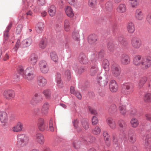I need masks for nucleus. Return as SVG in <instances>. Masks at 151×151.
Listing matches in <instances>:
<instances>
[{"label":"nucleus","mask_w":151,"mask_h":151,"mask_svg":"<svg viewBox=\"0 0 151 151\" xmlns=\"http://www.w3.org/2000/svg\"><path fill=\"white\" fill-rule=\"evenodd\" d=\"M50 56L51 60L55 63L58 62V55L55 52H52L50 54Z\"/></svg>","instance_id":"46"},{"label":"nucleus","mask_w":151,"mask_h":151,"mask_svg":"<svg viewBox=\"0 0 151 151\" xmlns=\"http://www.w3.org/2000/svg\"><path fill=\"white\" fill-rule=\"evenodd\" d=\"M98 70L97 67L96 66L92 67L90 70V74L92 76H94L97 73Z\"/></svg>","instance_id":"50"},{"label":"nucleus","mask_w":151,"mask_h":151,"mask_svg":"<svg viewBox=\"0 0 151 151\" xmlns=\"http://www.w3.org/2000/svg\"><path fill=\"white\" fill-rule=\"evenodd\" d=\"M118 124L119 126L122 129V132H124V130L123 129H125L127 126V125L125 121L123 120H120L118 121Z\"/></svg>","instance_id":"38"},{"label":"nucleus","mask_w":151,"mask_h":151,"mask_svg":"<svg viewBox=\"0 0 151 151\" xmlns=\"http://www.w3.org/2000/svg\"><path fill=\"white\" fill-rule=\"evenodd\" d=\"M109 62L106 59H104L103 60L102 66L104 69L106 71H108L109 68Z\"/></svg>","instance_id":"44"},{"label":"nucleus","mask_w":151,"mask_h":151,"mask_svg":"<svg viewBox=\"0 0 151 151\" xmlns=\"http://www.w3.org/2000/svg\"><path fill=\"white\" fill-rule=\"evenodd\" d=\"M81 124L82 127L85 129H87L89 128V124L87 119L85 118L82 119L81 121Z\"/></svg>","instance_id":"32"},{"label":"nucleus","mask_w":151,"mask_h":151,"mask_svg":"<svg viewBox=\"0 0 151 151\" xmlns=\"http://www.w3.org/2000/svg\"><path fill=\"white\" fill-rule=\"evenodd\" d=\"M133 62L135 65L140 66L142 69L147 70L151 66V56L137 55L134 58Z\"/></svg>","instance_id":"1"},{"label":"nucleus","mask_w":151,"mask_h":151,"mask_svg":"<svg viewBox=\"0 0 151 151\" xmlns=\"http://www.w3.org/2000/svg\"><path fill=\"white\" fill-rule=\"evenodd\" d=\"M88 108L89 111L91 114L95 115H96L97 114V112L94 109L90 106H88Z\"/></svg>","instance_id":"58"},{"label":"nucleus","mask_w":151,"mask_h":151,"mask_svg":"<svg viewBox=\"0 0 151 151\" xmlns=\"http://www.w3.org/2000/svg\"><path fill=\"white\" fill-rule=\"evenodd\" d=\"M127 11V7L126 5L124 4H120L116 8L117 12L120 14L125 13Z\"/></svg>","instance_id":"17"},{"label":"nucleus","mask_w":151,"mask_h":151,"mask_svg":"<svg viewBox=\"0 0 151 151\" xmlns=\"http://www.w3.org/2000/svg\"><path fill=\"white\" fill-rule=\"evenodd\" d=\"M98 38V37L96 35H91L88 37V42L91 44H94L97 41Z\"/></svg>","instance_id":"20"},{"label":"nucleus","mask_w":151,"mask_h":151,"mask_svg":"<svg viewBox=\"0 0 151 151\" xmlns=\"http://www.w3.org/2000/svg\"><path fill=\"white\" fill-rule=\"evenodd\" d=\"M48 12L50 16H54L56 12V7L54 5L51 6L48 10Z\"/></svg>","instance_id":"34"},{"label":"nucleus","mask_w":151,"mask_h":151,"mask_svg":"<svg viewBox=\"0 0 151 151\" xmlns=\"http://www.w3.org/2000/svg\"><path fill=\"white\" fill-rule=\"evenodd\" d=\"M79 61L81 63L85 64L87 63L88 60L84 54L81 53L79 57Z\"/></svg>","instance_id":"25"},{"label":"nucleus","mask_w":151,"mask_h":151,"mask_svg":"<svg viewBox=\"0 0 151 151\" xmlns=\"http://www.w3.org/2000/svg\"><path fill=\"white\" fill-rule=\"evenodd\" d=\"M18 70L20 73L24 76V74L25 70H24L23 68L21 66H19L18 68Z\"/></svg>","instance_id":"61"},{"label":"nucleus","mask_w":151,"mask_h":151,"mask_svg":"<svg viewBox=\"0 0 151 151\" xmlns=\"http://www.w3.org/2000/svg\"><path fill=\"white\" fill-rule=\"evenodd\" d=\"M17 145L22 147L26 145L29 141L28 137L24 134H20L17 136Z\"/></svg>","instance_id":"2"},{"label":"nucleus","mask_w":151,"mask_h":151,"mask_svg":"<svg viewBox=\"0 0 151 151\" xmlns=\"http://www.w3.org/2000/svg\"><path fill=\"white\" fill-rule=\"evenodd\" d=\"M109 88L112 92H116L118 88V86L116 81L114 80L111 81L110 83Z\"/></svg>","instance_id":"18"},{"label":"nucleus","mask_w":151,"mask_h":151,"mask_svg":"<svg viewBox=\"0 0 151 151\" xmlns=\"http://www.w3.org/2000/svg\"><path fill=\"white\" fill-rule=\"evenodd\" d=\"M135 17L136 19L141 21L144 18V16L142 10L140 9L136 10L135 14Z\"/></svg>","instance_id":"15"},{"label":"nucleus","mask_w":151,"mask_h":151,"mask_svg":"<svg viewBox=\"0 0 151 151\" xmlns=\"http://www.w3.org/2000/svg\"><path fill=\"white\" fill-rule=\"evenodd\" d=\"M127 29L128 32L130 33L134 32L135 30V27L133 23L131 22H128L127 26Z\"/></svg>","instance_id":"23"},{"label":"nucleus","mask_w":151,"mask_h":151,"mask_svg":"<svg viewBox=\"0 0 151 151\" xmlns=\"http://www.w3.org/2000/svg\"><path fill=\"white\" fill-rule=\"evenodd\" d=\"M134 87L131 84H125L122 86V92L125 94H129L133 91Z\"/></svg>","instance_id":"3"},{"label":"nucleus","mask_w":151,"mask_h":151,"mask_svg":"<svg viewBox=\"0 0 151 151\" xmlns=\"http://www.w3.org/2000/svg\"><path fill=\"white\" fill-rule=\"evenodd\" d=\"M129 2L131 6L133 8L135 7L139 4V0H129Z\"/></svg>","instance_id":"48"},{"label":"nucleus","mask_w":151,"mask_h":151,"mask_svg":"<svg viewBox=\"0 0 151 151\" xmlns=\"http://www.w3.org/2000/svg\"><path fill=\"white\" fill-rule=\"evenodd\" d=\"M108 79L106 77L102 78L99 76L97 79V82L99 85L102 87L105 86L107 83Z\"/></svg>","instance_id":"14"},{"label":"nucleus","mask_w":151,"mask_h":151,"mask_svg":"<svg viewBox=\"0 0 151 151\" xmlns=\"http://www.w3.org/2000/svg\"><path fill=\"white\" fill-rule=\"evenodd\" d=\"M44 28V24L42 22H39L37 24L36 27V31L38 33H41Z\"/></svg>","instance_id":"29"},{"label":"nucleus","mask_w":151,"mask_h":151,"mask_svg":"<svg viewBox=\"0 0 151 151\" xmlns=\"http://www.w3.org/2000/svg\"><path fill=\"white\" fill-rule=\"evenodd\" d=\"M8 119V117L6 112H0V120L1 122L6 123L7 122Z\"/></svg>","instance_id":"22"},{"label":"nucleus","mask_w":151,"mask_h":151,"mask_svg":"<svg viewBox=\"0 0 151 151\" xmlns=\"http://www.w3.org/2000/svg\"><path fill=\"white\" fill-rule=\"evenodd\" d=\"M72 123L75 129H77L78 127V121L77 119H74Z\"/></svg>","instance_id":"59"},{"label":"nucleus","mask_w":151,"mask_h":151,"mask_svg":"<svg viewBox=\"0 0 151 151\" xmlns=\"http://www.w3.org/2000/svg\"><path fill=\"white\" fill-rule=\"evenodd\" d=\"M128 139L129 142L131 143H134L136 141V135L133 129H131L129 130L128 132Z\"/></svg>","instance_id":"7"},{"label":"nucleus","mask_w":151,"mask_h":151,"mask_svg":"<svg viewBox=\"0 0 151 151\" xmlns=\"http://www.w3.org/2000/svg\"><path fill=\"white\" fill-rule=\"evenodd\" d=\"M23 77L25 79L29 81H31L34 78L35 75L34 73H25L24 74Z\"/></svg>","instance_id":"35"},{"label":"nucleus","mask_w":151,"mask_h":151,"mask_svg":"<svg viewBox=\"0 0 151 151\" xmlns=\"http://www.w3.org/2000/svg\"><path fill=\"white\" fill-rule=\"evenodd\" d=\"M119 109L121 114L123 115L125 114L126 112L125 105L123 104H120L119 107Z\"/></svg>","instance_id":"47"},{"label":"nucleus","mask_w":151,"mask_h":151,"mask_svg":"<svg viewBox=\"0 0 151 151\" xmlns=\"http://www.w3.org/2000/svg\"><path fill=\"white\" fill-rule=\"evenodd\" d=\"M36 140L37 142L41 144H43L44 142L43 135L40 133H37L36 134Z\"/></svg>","instance_id":"28"},{"label":"nucleus","mask_w":151,"mask_h":151,"mask_svg":"<svg viewBox=\"0 0 151 151\" xmlns=\"http://www.w3.org/2000/svg\"><path fill=\"white\" fill-rule=\"evenodd\" d=\"M70 29V24L69 21L67 19H65L64 22V29L65 31H69Z\"/></svg>","instance_id":"37"},{"label":"nucleus","mask_w":151,"mask_h":151,"mask_svg":"<svg viewBox=\"0 0 151 151\" xmlns=\"http://www.w3.org/2000/svg\"><path fill=\"white\" fill-rule=\"evenodd\" d=\"M23 128V124L19 122L16 126L13 127V131L14 132H21L22 131Z\"/></svg>","instance_id":"21"},{"label":"nucleus","mask_w":151,"mask_h":151,"mask_svg":"<svg viewBox=\"0 0 151 151\" xmlns=\"http://www.w3.org/2000/svg\"><path fill=\"white\" fill-rule=\"evenodd\" d=\"M72 142L73 146L74 148L78 149L80 147L81 144V141L79 140L78 139H76L73 140Z\"/></svg>","instance_id":"31"},{"label":"nucleus","mask_w":151,"mask_h":151,"mask_svg":"<svg viewBox=\"0 0 151 151\" xmlns=\"http://www.w3.org/2000/svg\"><path fill=\"white\" fill-rule=\"evenodd\" d=\"M111 70L112 74L116 77L119 76L121 73L120 68L116 64H113L112 65Z\"/></svg>","instance_id":"5"},{"label":"nucleus","mask_w":151,"mask_h":151,"mask_svg":"<svg viewBox=\"0 0 151 151\" xmlns=\"http://www.w3.org/2000/svg\"><path fill=\"white\" fill-rule=\"evenodd\" d=\"M4 95L6 99H12L14 98L15 94L14 91L12 90H6L4 91Z\"/></svg>","instance_id":"10"},{"label":"nucleus","mask_w":151,"mask_h":151,"mask_svg":"<svg viewBox=\"0 0 151 151\" xmlns=\"http://www.w3.org/2000/svg\"><path fill=\"white\" fill-rule=\"evenodd\" d=\"M61 76L60 74L57 73L56 76V83L57 86L59 88H62L64 86L63 82L61 79Z\"/></svg>","instance_id":"19"},{"label":"nucleus","mask_w":151,"mask_h":151,"mask_svg":"<svg viewBox=\"0 0 151 151\" xmlns=\"http://www.w3.org/2000/svg\"><path fill=\"white\" fill-rule=\"evenodd\" d=\"M49 129L50 131L53 132L54 130V127H53L52 119L51 118L50 119L49 124Z\"/></svg>","instance_id":"56"},{"label":"nucleus","mask_w":151,"mask_h":151,"mask_svg":"<svg viewBox=\"0 0 151 151\" xmlns=\"http://www.w3.org/2000/svg\"><path fill=\"white\" fill-rule=\"evenodd\" d=\"M47 45V40L46 39H42L40 41L39 44V47L42 49H45Z\"/></svg>","instance_id":"40"},{"label":"nucleus","mask_w":151,"mask_h":151,"mask_svg":"<svg viewBox=\"0 0 151 151\" xmlns=\"http://www.w3.org/2000/svg\"><path fill=\"white\" fill-rule=\"evenodd\" d=\"M37 125L39 129L41 131L45 130V124L44 120L43 119L41 118H39L37 122Z\"/></svg>","instance_id":"11"},{"label":"nucleus","mask_w":151,"mask_h":151,"mask_svg":"<svg viewBox=\"0 0 151 151\" xmlns=\"http://www.w3.org/2000/svg\"><path fill=\"white\" fill-rule=\"evenodd\" d=\"M42 93L47 99H50L51 97V92L50 89L44 90L42 92Z\"/></svg>","instance_id":"39"},{"label":"nucleus","mask_w":151,"mask_h":151,"mask_svg":"<svg viewBox=\"0 0 151 151\" xmlns=\"http://www.w3.org/2000/svg\"><path fill=\"white\" fill-rule=\"evenodd\" d=\"M73 39L75 41H78L80 40V36L79 34V32L76 30L73 32L72 34Z\"/></svg>","instance_id":"33"},{"label":"nucleus","mask_w":151,"mask_h":151,"mask_svg":"<svg viewBox=\"0 0 151 151\" xmlns=\"http://www.w3.org/2000/svg\"><path fill=\"white\" fill-rule=\"evenodd\" d=\"M81 139L83 141L88 142L91 143L93 142L95 139V138L94 137L91 136L90 135H89L88 137H84L83 136H80Z\"/></svg>","instance_id":"27"},{"label":"nucleus","mask_w":151,"mask_h":151,"mask_svg":"<svg viewBox=\"0 0 151 151\" xmlns=\"http://www.w3.org/2000/svg\"><path fill=\"white\" fill-rule=\"evenodd\" d=\"M131 126L133 128H136L139 124L137 119L134 118H132L130 121Z\"/></svg>","instance_id":"41"},{"label":"nucleus","mask_w":151,"mask_h":151,"mask_svg":"<svg viewBox=\"0 0 151 151\" xmlns=\"http://www.w3.org/2000/svg\"><path fill=\"white\" fill-rule=\"evenodd\" d=\"M65 75L67 81H70L71 79L70 73V70H67L65 72Z\"/></svg>","instance_id":"49"},{"label":"nucleus","mask_w":151,"mask_h":151,"mask_svg":"<svg viewBox=\"0 0 151 151\" xmlns=\"http://www.w3.org/2000/svg\"><path fill=\"white\" fill-rule=\"evenodd\" d=\"M106 9L108 11H111L112 9V2L111 1H108L106 4Z\"/></svg>","instance_id":"43"},{"label":"nucleus","mask_w":151,"mask_h":151,"mask_svg":"<svg viewBox=\"0 0 151 151\" xmlns=\"http://www.w3.org/2000/svg\"><path fill=\"white\" fill-rule=\"evenodd\" d=\"M108 124L109 125L110 123H112V122H115L114 120L111 117H109L106 120Z\"/></svg>","instance_id":"63"},{"label":"nucleus","mask_w":151,"mask_h":151,"mask_svg":"<svg viewBox=\"0 0 151 151\" xmlns=\"http://www.w3.org/2000/svg\"><path fill=\"white\" fill-rule=\"evenodd\" d=\"M39 66L40 70L42 73H46L48 71V66L45 61H41L39 63Z\"/></svg>","instance_id":"8"},{"label":"nucleus","mask_w":151,"mask_h":151,"mask_svg":"<svg viewBox=\"0 0 151 151\" xmlns=\"http://www.w3.org/2000/svg\"><path fill=\"white\" fill-rule=\"evenodd\" d=\"M107 48L110 52H113L114 50L115 47L113 43L112 42H109L107 45Z\"/></svg>","instance_id":"51"},{"label":"nucleus","mask_w":151,"mask_h":151,"mask_svg":"<svg viewBox=\"0 0 151 151\" xmlns=\"http://www.w3.org/2000/svg\"><path fill=\"white\" fill-rule=\"evenodd\" d=\"M118 40L124 46L126 45L127 44L126 40L123 37H119L118 39Z\"/></svg>","instance_id":"52"},{"label":"nucleus","mask_w":151,"mask_h":151,"mask_svg":"<svg viewBox=\"0 0 151 151\" xmlns=\"http://www.w3.org/2000/svg\"><path fill=\"white\" fill-rule=\"evenodd\" d=\"M47 80L43 76H39L37 77V83L40 86H44L47 84Z\"/></svg>","instance_id":"13"},{"label":"nucleus","mask_w":151,"mask_h":151,"mask_svg":"<svg viewBox=\"0 0 151 151\" xmlns=\"http://www.w3.org/2000/svg\"><path fill=\"white\" fill-rule=\"evenodd\" d=\"M131 44L134 48L139 49L141 46V41L138 37H134L131 39Z\"/></svg>","instance_id":"4"},{"label":"nucleus","mask_w":151,"mask_h":151,"mask_svg":"<svg viewBox=\"0 0 151 151\" xmlns=\"http://www.w3.org/2000/svg\"><path fill=\"white\" fill-rule=\"evenodd\" d=\"M147 20L148 22L150 24H151V14H148Z\"/></svg>","instance_id":"64"},{"label":"nucleus","mask_w":151,"mask_h":151,"mask_svg":"<svg viewBox=\"0 0 151 151\" xmlns=\"http://www.w3.org/2000/svg\"><path fill=\"white\" fill-rule=\"evenodd\" d=\"M88 3L90 6L93 7L96 4V0H89Z\"/></svg>","instance_id":"55"},{"label":"nucleus","mask_w":151,"mask_h":151,"mask_svg":"<svg viewBox=\"0 0 151 151\" xmlns=\"http://www.w3.org/2000/svg\"><path fill=\"white\" fill-rule=\"evenodd\" d=\"M92 122L93 125H96L98 123L97 118L95 116H93L92 119Z\"/></svg>","instance_id":"60"},{"label":"nucleus","mask_w":151,"mask_h":151,"mask_svg":"<svg viewBox=\"0 0 151 151\" xmlns=\"http://www.w3.org/2000/svg\"><path fill=\"white\" fill-rule=\"evenodd\" d=\"M22 25H19L17 26L16 31V32L17 34H19L20 32L22 29Z\"/></svg>","instance_id":"62"},{"label":"nucleus","mask_w":151,"mask_h":151,"mask_svg":"<svg viewBox=\"0 0 151 151\" xmlns=\"http://www.w3.org/2000/svg\"><path fill=\"white\" fill-rule=\"evenodd\" d=\"M143 100L145 103H150L151 102V93H148L145 94L144 96Z\"/></svg>","instance_id":"36"},{"label":"nucleus","mask_w":151,"mask_h":151,"mask_svg":"<svg viewBox=\"0 0 151 151\" xmlns=\"http://www.w3.org/2000/svg\"><path fill=\"white\" fill-rule=\"evenodd\" d=\"M65 11L66 15L70 17H72L74 15L72 8L70 6H67L65 8Z\"/></svg>","instance_id":"24"},{"label":"nucleus","mask_w":151,"mask_h":151,"mask_svg":"<svg viewBox=\"0 0 151 151\" xmlns=\"http://www.w3.org/2000/svg\"><path fill=\"white\" fill-rule=\"evenodd\" d=\"M101 129L98 127H96L93 131V133L97 135L99 134L101 132Z\"/></svg>","instance_id":"57"},{"label":"nucleus","mask_w":151,"mask_h":151,"mask_svg":"<svg viewBox=\"0 0 151 151\" xmlns=\"http://www.w3.org/2000/svg\"><path fill=\"white\" fill-rule=\"evenodd\" d=\"M70 92L71 94L75 95L79 99H81V93L78 91H76L74 89V87L71 86L70 88Z\"/></svg>","instance_id":"30"},{"label":"nucleus","mask_w":151,"mask_h":151,"mask_svg":"<svg viewBox=\"0 0 151 151\" xmlns=\"http://www.w3.org/2000/svg\"><path fill=\"white\" fill-rule=\"evenodd\" d=\"M120 60L122 64L127 65L130 63V59L129 55L124 54L121 55Z\"/></svg>","instance_id":"9"},{"label":"nucleus","mask_w":151,"mask_h":151,"mask_svg":"<svg viewBox=\"0 0 151 151\" xmlns=\"http://www.w3.org/2000/svg\"><path fill=\"white\" fill-rule=\"evenodd\" d=\"M150 134H147L143 138L145 139L144 145L146 149H148L149 151H151V145H150Z\"/></svg>","instance_id":"6"},{"label":"nucleus","mask_w":151,"mask_h":151,"mask_svg":"<svg viewBox=\"0 0 151 151\" xmlns=\"http://www.w3.org/2000/svg\"><path fill=\"white\" fill-rule=\"evenodd\" d=\"M117 109L115 104H111L109 107L108 111L111 114L115 113L117 111Z\"/></svg>","instance_id":"42"},{"label":"nucleus","mask_w":151,"mask_h":151,"mask_svg":"<svg viewBox=\"0 0 151 151\" xmlns=\"http://www.w3.org/2000/svg\"><path fill=\"white\" fill-rule=\"evenodd\" d=\"M37 56L35 53H32L30 55L29 59V63L32 65H35L37 61Z\"/></svg>","instance_id":"16"},{"label":"nucleus","mask_w":151,"mask_h":151,"mask_svg":"<svg viewBox=\"0 0 151 151\" xmlns=\"http://www.w3.org/2000/svg\"><path fill=\"white\" fill-rule=\"evenodd\" d=\"M148 78L146 76H143L140 77L138 83V88L139 89L142 88L144 85L147 81Z\"/></svg>","instance_id":"12"},{"label":"nucleus","mask_w":151,"mask_h":151,"mask_svg":"<svg viewBox=\"0 0 151 151\" xmlns=\"http://www.w3.org/2000/svg\"><path fill=\"white\" fill-rule=\"evenodd\" d=\"M34 68L32 67H29L25 70L24 74L34 73Z\"/></svg>","instance_id":"54"},{"label":"nucleus","mask_w":151,"mask_h":151,"mask_svg":"<svg viewBox=\"0 0 151 151\" xmlns=\"http://www.w3.org/2000/svg\"><path fill=\"white\" fill-rule=\"evenodd\" d=\"M48 109V104H43L41 109L42 113L46 114L47 113Z\"/></svg>","instance_id":"53"},{"label":"nucleus","mask_w":151,"mask_h":151,"mask_svg":"<svg viewBox=\"0 0 151 151\" xmlns=\"http://www.w3.org/2000/svg\"><path fill=\"white\" fill-rule=\"evenodd\" d=\"M40 95V94L39 93H35L34 94L33 97L32 98L31 100L32 103H40V101L42 100V99L41 98V99H39V98Z\"/></svg>","instance_id":"26"},{"label":"nucleus","mask_w":151,"mask_h":151,"mask_svg":"<svg viewBox=\"0 0 151 151\" xmlns=\"http://www.w3.org/2000/svg\"><path fill=\"white\" fill-rule=\"evenodd\" d=\"M32 42V39L31 38L26 39L23 41V43L25 47H28L30 46Z\"/></svg>","instance_id":"45"}]
</instances>
